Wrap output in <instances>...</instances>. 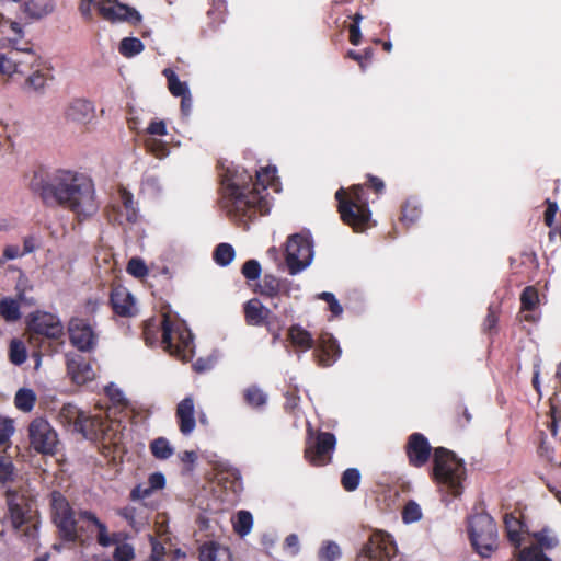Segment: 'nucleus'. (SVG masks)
I'll return each mask as SVG.
<instances>
[{
    "mask_svg": "<svg viewBox=\"0 0 561 561\" xmlns=\"http://www.w3.org/2000/svg\"><path fill=\"white\" fill-rule=\"evenodd\" d=\"M30 188L43 205L68 210L80 224L91 219L100 209L92 179L75 170L36 171Z\"/></svg>",
    "mask_w": 561,
    "mask_h": 561,
    "instance_id": "1",
    "label": "nucleus"
},
{
    "mask_svg": "<svg viewBox=\"0 0 561 561\" xmlns=\"http://www.w3.org/2000/svg\"><path fill=\"white\" fill-rule=\"evenodd\" d=\"M217 171L220 181L221 207L230 218L245 225L257 215H267L271 202L260 195V190H253V176L239 165H226L218 161Z\"/></svg>",
    "mask_w": 561,
    "mask_h": 561,
    "instance_id": "2",
    "label": "nucleus"
},
{
    "mask_svg": "<svg viewBox=\"0 0 561 561\" xmlns=\"http://www.w3.org/2000/svg\"><path fill=\"white\" fill-rule=\"evenodd\" d=\"M404 451L409 465L424 467L433 453L432 479L448 494L457 497L462 494L467 470L462 459L445 447L432 448L428 439L419 432L412 433L407 440Z\"/></svg>",
    "mask_w": 561,
    "mask_h": 561,
    "instance_id": "3",
    "label": "nucleus"
},
{
    "mask_svg": "<svg viewBox=\"0 0 561 561\" xmlns=\"http://www.w3.org/2000/svg\"><path fill=\"white\" fill-rule=\"evenodd\" d=\"M50 517L59 538L65 542L85 543L93 539V528L98 530L96 541L101 547H110L115 540L108 535L107 526L88 510L78 513L67 497L57 490L49 494Z\"/></svg>",
    "mask_w": 561,
    "mask_h": 561,
    "instance_id": "4",
    "label": "nucleus"
},
{
    "mask_svg": "<svg viewBox=\"0 0 561 561\" xmlns=\"http://www.w3.org/2000/svg\"><path fill=\"white\" fill-rule=\"evenodd\" d=\"M366 178L367 180L363 184H355L348 190L340 187L335 193L341 220L355 232H363L375 226L366 191H373L377 197L386 191L385 182L380 178L373 174H367Z\"/></svg>",
    "mask_w": 561,
    "mask_h": 561,
    "instance_id": "5",
    "label": "nucleus"
},
{
    "mask_svg": "<svg viewBox=\"0 0 561 561\" xmlns=\"http://www.w3.org/2000/svg\"><path fill=\"white\" fill-rule=\"evenodd\" d=\"M142 336L148 346L160 343L171 356L183 362L194 355L192 332L183 323H174L167 313L162 314L161 320H147Z\"/></svg>",
    "mask_w": 561,
    "mask_h": 561,
    "instance_id": "6",
    "label": "nucleus"
},
{
    "mask_svg": "<svg viewBox=\"0 0 561 561\" xmlns=\"http://www.w3.org/2000/svg\"><path fill=\"white\" fill-rule=\"evenodd\" d=\"M30 343L37 344L41 355H53L64 345V325L59 318L50 312L36 311L28 321Z\"/></svg>",
    "mask_w": 561,
    "mask_h": 561,
    "instance_id": "7",
    "label": "nucleus"
},
{
    "mask_svg": "<svg viewBox=\"0 0 561 561\" xmlns=\"http://www.w3.org/2000/svg\"><path fill=\"white\" fill-rule=\"evenodd\" d=\"M92 8L103 20L111 23L128 22L137 25L141 22V15L135 8L117 0H80L79 12L88 22L93 20Z\"/></svg>",
    "mask_w": 561,
    "mask_h": 561,
    "instance_id": "8",
    "label": "nucleus"
},
{
    "mask_svg": "<svg viewBox=\"0 0 561 561\" xmlns=\"http://www.w3.org/2000/svg\"><path fill=\"white\" fill-rule=\"evenodd\" d=\"M468 535L474 551L482 558H489L497 549V526L486 512L470 516Z\"/></svg>",
    "mask_w": 561,
    "mask_h": 561,
    "instance_id": "9",
    "label": "nucleus"
},
{
    "mask_svg": "<svg viewBox=\"0 0 561 561\" xmlns=\"http://www.w3.org/2000/svg\"><path fill=\"white\" fill-rule=\"evenodd\" d=\"M285 261L290 275H296L310 265L313 256L310 236L295 233L286 242Z\"/></svg>",
    "mask_w": 561,
    "mask_h": 561,
    "instance_id": "10",
    "label": "nucleus"
},
{
    "mask_svg": "<svg viewBox=\"0 0 561 561\" xmlns=\"http://www.w3.org/2000/svg\"><path fill=\"white\" fill-rule=\"evenodd\" d=\"M309 434H311L310 431ZM335 445L336 438L333 433L318 432L314 437L309 435L304 451L305 458L314 467L325 466L332 460V454L335 449Z\"/></svg>",
    "mask_w": 561,
    "mask_h": 561,
    "instance_id": "11",
    "label": "nucleus"
},
{
    "mask_svg": "<svg viewBox=\"0 0 561 561\" xmlns=\"http://www.w3.org/2000/svg\"><path fill=\"white\" fill-rule=\"evenodd\" d=\"M8 506L12 526L16 530L23 531L24 536L33 537L37 530L36 524L30 523L33 520V503L24 495L11 494L8 497Z\"/></svg>",
    "mask_w": 561,
    "mask_h": 561,
    "instance_id": "12",
    "label": "nucleus"
},
{
    "mask_svg": "<svg viewBox=\"0 0 561 561\" xmlns=\"http://www.w3.org/2000/svg\"><path fill=\"white\" fill-rule=\"evenodd\" d=\"M30 444L37 453L53 455L56 453L58 436L44 417L34 419L28 425Z\"/></svg>",
    "mask_w": 561,
    "mask_h": 561,
    "instance_id": "13",
    "label": "nucleus"
},
{
    "mask_svg": "<svg viewBox=\"0 0 561 561\" xmlns=\"http://www.w3.org/2000/svg\"><path fill=\"white\" fill-rule=\"evenodd\" d=\"M67 330L71 345L78 351L90 353L95 350L99 335L87 319L79 317L71 318L68 322Z\"/></svg>",
    "mask_w": 561,
    "mask_h": 561,
    "instance_id": "14",
    "label": "nucleus"
},
{
    "mask_svg": "<svg viewBox=\"0 0 561 561\" xmlns=\"http://www.w3.org/2000/svg\"><path fill=\"white\" fill-rule=\"evenodd\" d=\"M106 215L112 224H135L138 219V209L135 207L133 194L124 187L119 188L118 202L107 208Z\"/></svg>",
    "mask_w": 561,
    "mask_h": 561,
    "instance_id": "15",
    "label": "nucleus"
},
{
    "mask_svg": "<svg viewBox=\"0 0 561 561\" xmlns=\"http://www.w3.org/2000/svg\"><path fill=\"white\" fill-rule=\"evenodd\" d=\"M362 553L373 561L390 560L396 553V543L385 531H374L364 545Z\"/></svg>",
    "mask_w": 561,
    "mask_h": 561,
    "instance_id": "16",
    "label": "nucleus"
},
{
    "mask_svg": "<svg viewBox=\"0 0 561 561\" xmlns=\"http://www.w3.org/2000/svg\"><path fill=\"white\" fill-rule=\"evenodd\" d=\"M341 347L336 339L329 332H322L313 346V358L321 367L332 366L341 356Z\"/></svg>",
    "mask_w": 561,
    "mask_h": 561,
    "instance_id": "17",
    "label": "nucleus"
},
{
    "mask_svg": "<svg viewBox=\"0 0 561 561\" xmlns=\"http://www.w3.org/2000/svg\"><path fill=\"white\" fill-rule=\"evenodd\" d=\"M66 368L68 376L77 385H84L94 379V371L90 362L80 354H66Z\"/></svg>",
    "mask_w": 561,
    "mask_h": 561,
    "instance_id": "18",
    "label": "nucleus"
},
{
    "mask_svg": "<svg viewBox=\"0 0 561 561\" xmlns=\"http://www.w3.org/2000/svg\"><path fill=\"white\" fill-rule=\"evenodd\" d=\"M110 305L113 312L123 318H131L137 314V308L134 296L129 290L118 285L113 287L110 295Z\"/></svg>",
    "mask_w": 561,
    "mask_h": 561,
    "instance_id": "19",
    "label": "nucleus"
},
{
    "mask_svg": "<svg viewBox=\"0 0 561 561\" xmlns=\"http://www.w3.org/2000/svg\"><path fill=\"white\" fill-rule=\"evenodd\" d=\"M291 282L286 278H278L273 274H265L256 284L254 291L266 298H276L280 295L289 296Z\"/></svg>",
    "mask_w": 561,
    "mask_h": 561,
    "instance_id": "20",
    "label": "nucleus"
},
{
    "mask_svg": "<svg viewBox=\"0 0 561 561\" xmlns=\"http://www.w3.org/2000/svg\"><path fill=\"white\" fill-rule=\"evenodd\" d=\"M76 430L88 439H105L107 423L98 415L79 414Z\"/></svg>",
    "mask_w": 561,
    "mask_h": 561,
    "instance_id": "21",
    "label": "nucleus"
},
{
    "mask_svg": "<svg viewBox=\"0 0 561 561\" xmlns=\"http://www.w3.org/2000/svg\"><path fill=\"white\" fill-rule=\"evenodd\" d=\"M243 314L248 325L262 327L266 324L271 310L257 298H252L243 305Z\"/></svg>",
    "mask_w": 561,
    "mask_h": 561,
    "instance_id": "22",
    "label": "nucleus"
},
{
    "mask_svg": "<svg viewBox=\"0 0 561 561\" xmlns=\"http://www.w3.org/2000/svg\"><path fill=\"white\" fill-rule=\"evenodd\" d=\"M175 414L180 432L183 435H190L196 425L194 417V400L191 397H186L180 401Z\"/></svg>",
    "mask_w": 561,
    "mask_h": 561,
    "instance_id": "23",
    "label": "nucleus"
},
{
    "mask_svg": "<svg viewBox=\"0 0 561 561\" xmlns=\"http://www.w3.org/2000/svg\"><path fill=\"white\" fill-rule=\"evenodd\" d=\"M94 113L93 104L84 99H75L65 110V118L76 123L90 121Z\"/></svg>",
    "mask_w": 561,
    "mask_h": 561,
    "instance_id": "24",
    "label": "nucleus"
},
{
    "mask_svg": "<svg viewBox=\"0 0 561 561\" xmlns=\"http://www.w3.org/2000/svg\"><path fill=\"white\" fill-rule=\"evenodd\" d=\"M287 339L291 345L300 352H307L314 346V339L311 333L300 324H293L287 331Z\"/></svg>",
    "mask_w": 561,
    "mask_h": 561,
    "instance_id": "25",
    "label": "nucleus"
},
{
    "mask_svg": "<svg viewBox=\"0 0 561 561\" xmlns=\"http://www.w3.org/2000/svg\"><path fill=\"white\" fill-rule=\"evenodd\" d=\"M217 485L226 492L228 501H232L242 489V480L237 471H221L217 474Z\"/></svg>",
    "mask_w": 561,
    "mask_h": 561,
    "instance_id": "26",
    "label": "nucleus"
},
{
    "mask_svg": "<svg viewBox=\"0 0 561 561\" xmlns=\"http://www.w3.org/2000/svg\"><path fill=\"white\" fill-rule=\"evenodd\" d=\"M199 561H230V551L218 542H205L199 548Z\"/></svg>",
    "mask_w": 561,
    "mask_h": 561,
    "instance_id": "27",
    "label": "nucleus"
},
{
    "mask_svg": "<svg viewBox=\"0 0 561 561\" xmlns=\"http://www.w3.org/2000/svg\"><path fill=\"white\" fill-rule=\"evenodd\" d=\"M21 55L20 49H12L7 55L0 54V75L23 73L25 69H23V61L20 59Z\"/></svg>",
    "mask_w": 561,
    "mask_h": 561,
    "instance_id": "28",
    "label": "nucleus"
},
{
    "mask_svg": "<svg viewBox=\"0 0 561 561\" xmlns=\"http://www.w3.org/2000/svg\"><path fill=\"white\" fill-rule=\"evenodd\" d=\"M55 9L53 0H26L24 2V13L34 20H39L50 14Z\"/></svg>",
    "mask_w": 561,
    "mask_h": 561,
    "instance_id": "29",
    "label": "nucleus"
},
{
    "mask_svg": "<svg viewBox=\"0 0 561 561\" xmlns=\"http://www.w3.org/2000/svg\"><path fill=\"white\" fill-rule=\"evenodd\" d=\"M276 168L275 167H266L261 168L255 171V181L253 180V188L257 187L260 190V195L266 196V199L270 201V194L267 193V187L272 186L274 181L276 180Z\"/></svg>",
    "mask_w": 561,
    "mask_h": 561,
    "instance_id": "30",
    "label": "nucleus"
},
{
    "mask_svg": "<svg viewBox=\"0 0 561 561\" xmlns=\"http://www.w3.org/2000/svg\"><path fill=\"white\" fill-rule=\"evenodd\" d=\"M504 526L508 541L518 548L522 543V527L523 523L513 514H505Z\"/></svg>",
    "mask_w": 561,
    "mask_h": 561,
    "instance_id": "31",
    "label": "nucleus"
},
{
    "mask_svg": "<svg viewBox=\"0 0 561 561\" xmlns=\"http://www.w3.org/2000/svg\"><path fill=\"white\" fill-rule=\"evenodd\" d=\"M422 215L420 203L415 198H408L401 207L400 220L410 226L419 220Z\"/></svg>",
    "mask_w": 561,
    "mask_h": 561,
    "instance_id": "32",
    "label": "nucleus"
},
{
    "mask_svg": "<svg viewBox=\"0 0 561 561\" xmlns=\"http://www.w3.org/2000/svg\"><path fill=\"white\" fill-rule=\"evenodd\" d=\"M243 400L252 409H261L267 403V394L256 385H252L244 389Z\"/></svg>",
    "mask_w": 561,
    "mask_h": 561,
    "instance_id": "33",
    "label": "nucleus"
},
{
    "mask_svg": "<svg viewBox=\"0 0 561 561\" xmlns=\"http://www.w3.org/2000/svg\"><path fill=\"white\" fill-rule=\"evenodd\" d=\"M36 393L30 388H21L14 396V405L22 412H31L36 403Z\"/></svg>",
    "mask_w": 561,
    "mask_h": 561,
    "instance_id": "34",
    "label": "nucleus"
},
{
    "mask_svg": "<svg viewBox=\"0 0 561 561\" xmlns=\"http://www.w3.org/2000/svg\"><path fill=\"white\" fill-rule=\"evenodd\" d=\"M0 316L7 322L18 321L21 318L19 301L9 297L0 299Z\"/></svg>",
    "mask_w": 561,
    "mask_h": 561,
    "instance_id": "35",
    "label": "nucleus"
},
{
    "mask_svg": "<svg viewBox=\"0 0 561 561\" xmlns=\"http://www.w3.org/2000/svg\"><path fill=\"white\" fill-rule=\"evenodd\" d=\"M162 75L165 77L168 89L173 96H181L190 92L187 83L181 81L171 68L163 69Z\"/></svg>",
    "mask_w": 561,
    "mask_h": 561,
    "instance_id": "36",
    "label": "nucleus"
},
{
    "mask_svg": "<svg viewBox=\"0 0 561 561\" xmlns=\"http://www.w3.org/2000/svg\"><path fill=\"white\" fill-rule=\"evenodd\" d=\"M236 256L234 249L229 243H219L214 252H213V259L219 266H227L229 265Z\"/></svg>",
    "mask_w": 561,
    "mask_h": 561,
    "instance_id": "37",
    "label": "nucleus"
},
{
    "mask_svg": "<svg viewBox=\"0 0 561 561\" xmlns=\"http://www.w3.org/2000/svg\"><path fill=\"white\" fill-rule=\"evenodd\" d=\"M145 46L139 38L125 37L121 41L118 50L124 57L130 58L144 50Z\"/></svg>",
    "mask_w": 561,
    "mask_h": 561,
    "instance_id": "38",
    "label": "nucleus"
},
{
    "mask_svg": "<svg viewBox=\"0 0 561 561\" xmlns=\"http://www.w3.org/2000/svg\"><path fill=\"white\" fill-rule=\"evenodd\" d=\"M150 450L157 459L161 460L170 458L174 453L169 440L164 437H158L152 440L150 444Z\"/></svg>",
    "mask_w": 561,
    "mask_h": 561,
    "instance_id": "39",
    "label": "nucleus"
},
{
    "mask_svg": "<svg viewBox=\"0 0 561 561\" xmlns=\"http://www.w3.org/2000/svg\"><path fill=\"white\" fill-rule=\"evenodd\" d=\"M453 422L455 426L459 428H463L467 426L471 420L472 415L470 414L468 408L462 402H456L453 407Z\"/></svg>",
    "mask_w": 561,
    "mask_h": 561,
    "instance_id": "40",
    "label": "nucleus"
},
{
    "mask_svg": "<svg viewBox=\"0 0 561 561\" xmlns=\"http://www.w3.org/2000/svg\"><path fill=\"white\" fill-rule=\"evenodd\" d=\"M539 304L538 290L534 286H527L520 294L522 310L533 311Z\"/></svg>",
    "mask_w": 561,
    "mask_h": 561,
    "instance_id": "41",
    "label": "nucleus"
},
{
    "mask_svg": "<svg viewBox=\"0 0 561 561\" xmlns=\"http://www.w3.org/2000/svg\"><path fill=\"white\" fill-rule=\"evenodd\" d=\"M360 482V472L356 468L346 469L341 477V484L347 492L355 491Z\"/></svg>",
    "mask_w": 561,
    "mask_h": 561,
    "instance_id": "42",
    "label": "nucleus"
},
{
    "mask_svg": "<svg viewBox=\"0 0 561 561\" xmlns=\"http://www.w3.org/2000/svg\"><path fill=\"white\" fill-rule=\"evenodd\" d=\"M9 357L14 365H22L26 358V348L22 341L13 339L10 343Z\"/></svg>",
    "mask_w": 561,
    "mask_h": 561,
    "instance_id": "43",
    "label": "nucleus"
},
{
    "mask_svg": "<svg viewBox=\"0 0 561 561\" xmlns=\"http://www.w3.org/2000/svg\"><path fill=\"white\" fill-rule=\"evenodd\" d=\"M146 150L156 158L162 159L169 154L168 145L157 138L149 137L145 140Z\"/></svg>",
    "mask_w": 561,
    "mask_h": 561,
    "instance_id": "44",
    "label": "nucleus"
},
{
    "mask_svg": "<svg viewBox=\"0 0 561 561\" xmlns=\"http://www.w3.org/2000/svg\"><path fill=\"white\" fill-rule=\"evenodd\" d=\"M519 561H551L549 557L538 546H530L524 548L519 552Z\"/></svg>",
    "mask_w": 561,
    "mask_h": 561,
    "instance_id": "45",
    "label": "nucleus"
},
{
    "mask_svg": "<svg viewBox=\"0 0 561 561\" xmlns=\"http://www.w3.org/2000/svg\"><path fill=\"white\" fill-rule=\"evenodd\" d=\"M253 525V517L248 511H240L237 514V522L234 523V530L244 536L250 533Z\"/></svg>",
    "mask_w": 561,
    "mask_h": 561,
    "instance_id": "46",
    "label": "nucleus"
},
{
    "mask_svg": "<svg viewBox=\"0 0 561 561\" xmlns=\"http://www.w3.org/2000/svg\"><path fill=\"white\" fill-rule=\"evenodd\" d=\"M341 557V550L334 541H327L319 550L320 561H336Z\"/></svg>",
    "mask_w": 561,
    "mask_h": 561,
    "instance_id": "47",
    "label": "nucleus"
},
{
    "mask_svg": "<svg viewBox=\"0 0 561 561\" xmlns=\"http://www.w3.org/2000/svg\"><path fill=\"white\" fill-rule=\"evenodd\" d=\"M241 273L249 282L259 279L262 273L260 262L254 259L245 261L241 267Z\"/></svg>",
    "mask_w": 561,
    "mask_h": 561,
    "instance_id": "48",
    "label": "nucleus"
},
{
    "mask_svg": "<svg viewBox=\"0 0 561 561\" xmlns=\"http://www.w3.org/2000/svg\"><path fill=\"white\" fill-rule=\"evenodd\" d=\"M422 512L420 505L414 501H409L402 510V519L404 523H414L421 519Z\"/></svg>",
    "mask_w": 561,
    "mask_h": 561,
    "instance_id": "49",
    "label": "nucleus"
},
{
    "mask_svg": "<svg viewBox=\"0 0 561 561\" xmlns=\"http://www.w3.org/2000/svg\"><path fill=\"white\" fill-rule=\"evenodd\" d=\"M126 271L137 278H144L148 275V267L140 257H133L128 261Z\"/></svg>",
    "mask_w": 561,
    "mask_h": 561,
    "instance_id": "50",
    "label": "nucleus"
},
{
    "mask_svg": "<svg viewBox=\"0 0 561 561\" xmlns=\"http://www.w3.org/2000/svg\"><path fill=\"white\" fill-rule=\"evenodd\" d=\"M346 57L357 61L360 69L365 70L374 57V49L368 47L365 48L363 53H357L351 49L347 51Z\"/></svg>",
    "mask_w": 561,
    "mask_h": 561,
    "instance_id": "51",
    "label": "nucleus"
},
{
    "mask_svg": "<svg viewBox=\"0 0 561 561\" xmlns=\"http://www.w3.org/2000/svg\"><path fill=\"white\" fill-rule=\"evenodd\" d=\"M226 13H227L226 0H213L211 1L210 9L207 12V14L210 19L220 23L224 21Z\"/></svg>",
    "mask_w": 561,
    "mask_h": 561,
    "instance_id": "52",
    "label": "nucleus"
},
{
    "mask_svg": "<svg viewBox=\"0 0 561 561\" xmlns=\"http://www.w3.org/2000/svg\"><path fill=\"white\" fill-rule=\"evenodd\" d=\"M14 433L13 421L9 417L0 415V447L9 443L11 436Z\"/></svg>",
    "mask_w": 561,
    "mask_h": 561,
    "instance_id": "53",
    "label": "nucleus"
},
{
    "mask_svg": "<svg viewBox=\"0 0 561 561\" xmlns=\"http://www.w3.org/2000/svg\"><path fill=\"white\" fill-rule=\"evenodd\" d=\"M300 403V396L297 388H293L285 393L284 409L288 413H295Z\"/></svg>",
    "mask_w": 561,
    "mask_h": 561,
    "instance_id": "54",
    "label": "nucleus"
},
{
    "mask_svg": "<svg viewBox=\"0 0 561 561\" xmlns=\"http://www.w3.org/2000/svg\"><path fill=\"white\" fill-rule=\"evenodd\" d=\"M115 561H131L135 558V551L131 545L122 543L118 545L113 553Z\"/></svg>",
    "mask_w": 561,
    "mask_h": 561,
    "instance_id": "55",
    "label": "nucleus"
},
{
    "mask_svg": "<svg viewBox=\"0 0 561 561\" xmlns=\"http://www.w3.org/2000/svg\"><path fill=\"white\" fill-rule=\"evenodd\" d=\"M319 298L329 305V309L334 316L342 314L343 308L332 293L323 291L319 295Z\"/></svg>",
    "mask_w": 561,
    "mask_h": 561,
    "instance_id": "56",
    "label": "nucleus"
},
{
    "mask_svg": "<svg viewBox=\"0 0 561 561\" xmlns=\"http://www.w3.org/2000/svg\"><path fill=\"white\" fill-rule=\"evenodd\" d=\"M13 476V463L12 461L3 456H0V482L4 483L12 480Z\"/></svg>",
    "mask_w": 561,
    "mask_h": 561,
    "instance_id": "57",
    "label": "nucleus"
},
{
    "mask_svg": "<svg viewBox=\"0 0 561 561\" xmlns=\"http://www.w3.org/2000/svg\"><path fill=\"white\" fill-rule=\"evenodd\" d=\"M46 83V77L41 71H35L26 79L25 84L34 91H42Z\"/></svg>",
    "mask_w": 561,
    "mask_h": 561,
    "instance_id": "58",
    "label": "nucleus"
},
{
    "mask_svg": "<svg viewBox=\"0 0 561 561\" xmlns=\"http://www.w3.org/2000/svg\"><path fill=\"white\" fill-rule=\"evenodd\" d=\"M61 415L65 416L70 423H73L76 427V422L79 421V414H84L83 411L79 410L73 404H66L61 409Z\"/></svg>",
    "mask_w": 561,
    "mask_h": 561,
    "instance_id": "59",
    "label": "nucleus"
},
{
    "mask_svg": "<svg viewBox=\"0 0 561 561\" xmlns=\"http://www.w3.org/2000/svg\"><path fill=\"white\" fill-rule=\"evenodd\" d=\"M119 516L123 517L131 528L138 529V523L136 520L137 510L131 506H126L118 512Z\"/></svg>",
    "mask_w": 561,
    "mask_h": 561,
    "instance_id": "60",
    "label": "nucleus"
},
{
    "mask_svg": "<svg viewBox=\"0 0 561 561\" xmlns=\"http://www.w3.org/2000/svg\"><path fill=\"white\" fill-rule=\"evenodd\" d=\"M547 203V209L545 211V224L551 228L554 224V217L558 211V205L556 202H551L550 199L546 201Z\"/></svg>",
    "mask_w": 561,
    "mask_h": 561,
    "instance_id": "61",
    "label": "nucleus"
},
{
    "mask_svg": "<svg viewBox=\"0 0 561 561\" xmlns=\"http://www.w3.org/2000/svg\"><path fill=\"white\" fill-rule=\"evenodd\" d=\"M152 492L149 485L137 484L130 492V499L134 501L144 500L150 496Z\"/></svg>",
    "mask_w": 561,
    "mask_h": 561,
    "instance_id": "62",
    "label": "nucleus"
},
{
    "mask_svg": "<svg viewBox=\"0 0 561 561\" xmlns=\"http://www.w3.org/2000/svg\"><path fill=\"white\" fill-rule=\"evenodd\" d=\"M165 478L161 472L151 473L148 478V485L152 491L164 488Z\"/></svg>",
    "mask_w": 561,
    "mask_h": 561,
    "instance_id": "63",
    "label": "nucleus"
},
{
    "mask_svg": "<svg viewBox=\"0 0 561 561\" xmlns=\"http://www.w3.org/2000/svg\"><path fill=\"white\" fill-rule=\"evenodd\" d=\"M151 546V554L148 561H162L164 556V547L156 539H152Z\"/></svg>",
    "mask_w": 561,
    "mask_h": 561,
    "instance_id": "64",
    "label": "nucleus"
}]
</instances>
